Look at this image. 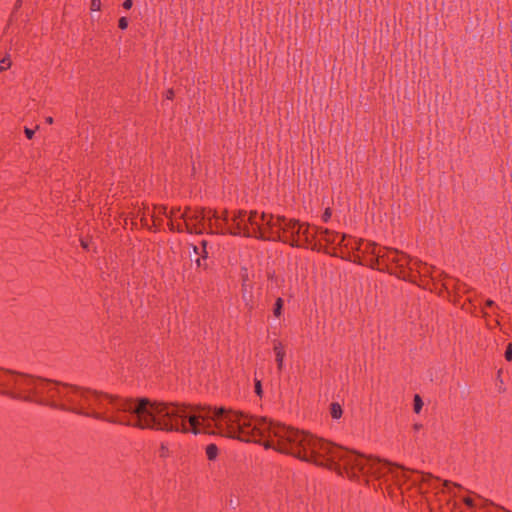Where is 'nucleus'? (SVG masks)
Returning <instances> with one entry per match:
<instances>
[{
	"label": "nucleus",
	"instance_id": "16",
	"mask_svg": "<svg viewBox=\"0 0 512 512\" xmlns=\"http://www.w3.org/2000/svg\"><path fill=\"white\" fill-rule=\"evenodd\" d=\"M27 138L31 139L34 135V130L30 129V128H25L24 130Z\"/></svg>",
	"mask_w": 512,
	"mask_h": 512
},
{
	"label": "nucleus",
	"instance_id": "17",
	"mask_svg": "<svg viewBox=\"0 0 512 512\" xmlns=\"http://www.w3.org/2000/svg\"><path fill=\"white\" fill-rule=\"evenodd\" d=\"M132 5H133L132 0H125L124 3H123V7L125 9H130L132 7Z\"/></svg>",
	"mask_w": 512,
	"mask_h": 512
},
{
	"label": "nucleus",
	"instance_id": "9",
	"mask_svg": "<svg viewBox=\"0 0 512 512\" xmlns=\"http://www.w3.org/2000/svg\"><path fill=\"white\" fill-rule=\"evenodd\" d=\"M201 244H202L201 247L194 246L193 250H194L195 254L203 255V257H207V254H208L207 242L206 241H202Z\"/></svg>",
	"mask_w": 512,
	"mask_h": 512
},
{
	"label": "nucleus",
	"instance_id": "28",
	"mask_svg": "<svg viewBox=\"0 0 512 512\" xmlns=\"http://www.w3.org/2000/svg\"><path fill=\"white\" fill-rule=\"evenodd\" d=\"M460 512H463V511H460Z\"/></svg>",
	"mask_w": 512,
	"mask_h": 512
},
{
	"label": "nucleus",
	"instance_id": "3",
	"mask_svg": "<svg viewBox=\"0 0 512 512\" xmlns=\"http://www.w3.org/2000/svg\"><path fill=\"white\" fill-rule=\"evenodd\" d=\"M408 262L403 266L395 265L391 273L397 274L399 277L404 279L411 276V273L416 271L420 276H430L432 279H436L438 276H441V273L435 269L427 265L426 263H422L420 260H414L407 256Z\"/></svg>",
	"mask_w": 512,
	"mask_h": 512
},
{
	"label": "nucleus",
	"instance_id": "8",
	"mask_svg": "<svg viewBox=\"0 0 512 512\" xmlns=\"http://www.w3.org/2000/svg\"><path fill=\"white\" fill-rule=\"evenodd\" d=\"M330 413L334 419H339L342 415V409L340 405L338 403L331 404Z\"/></svg>",
	"mask_w": 512,
	"mask_h": 512
},
{
	"label": "nucleus",
	"instance_id": "19",
	"mask_svg": "<svg viewBox=\"0 0 512 512\" xmlns=\"http://www.w3.org/2000/svg\"><path fill=\"white\" fill-rule=\"evenodd\" d=\"M330 216H331V213L328 210H326L324 215H323V218L326 221Z\"/></svg>",
	"mask_w": 512,
	"mask_h": 512
},
{
	"label": "nucleus",
	"instance_id": "2",
	"mask_svg": "<svg viewBox=\"0 0 512 512\" xmlns=\"http://www.w3.org/2000/svg\"><path fill=\"white\" fill-rule=\"evenodd\" d=\"M356 249L360 252L371 254L376 257L378 269L387 268L390 272L395 265L403 266L408 262L407 255L395 249L379 247L371 242H355Z\"/></svg>",
	"mask_w": 512,
	"mask_h": 512
},
{
	"label": "nucleus",
	"instance_id": "10",
	"mask_svg": "<svg viewBox=\"0 0 512 512\" xmlns=\"http://www.w3.org/2000/svg\"><path fill=\"white\" fill-rule=\"evenodd\" d=\"M282 307H283V300L281 298H278L276 300L275 306L273 308V314L275 317H280Z\"/></svg>",
	"mask_w": 512,
	"mask_h": 512
},
{
	"label": "nucleus",
	"instance_id": "26",
	"mask_svg": "<svg viewBox=\"0 0 512 512\" xmlns=\"http://www.w3.org/2000/svg\"><path fill=\"white\" fill-rule=\"evenodd\" d=\"M172 94H173V93H172V91H169V92H168V96H167V97H168V98H171Z\"/></svg>",
	"mask_w": 512,
	"mask_h": 512
},
{
	"label": "nucleus",
	"instance_id": "23",
	"mask_svg": "<svg viewBox=\"0 0 512 512\" xmlns=\"http://www.w3.org/2000/svg\"><path fill=\"white\" fill-rule=\"evenodd\" d=\"M487 306L491 307L494 305V302L491 301V300H488L487 303H486Z\"/></svg>",
	"mask_w": 512,
	"mask_h": 512
},
{
	"label": "nucleus",
	"instance_id": "18",
	"mask_svg": "<svg viewBox=\"0 0 512 512\" xmlns=\"http://www.w3.org/2000/svg\"><path fill=\"white\" fill-rule=\"evenodd\" d=\"M255 390H256V393H257L258 395H260V394H261V384H260V382H259V381H257V382H256Z\"/></svg>",
	"mask_w": 512,
	"mask_h": 512
},
{
	"label": "nucleus",
	"instance_id": "14",
	"mask_svg": "<svg viewBox=\"0 0 512 512\" xmlns=\"http://www.w3.org/2000/svg\"><path fill=\"white\" fill-rule=\"evenodd\" d=\"M505 358L508 361H512V344H509L505 352Z\"/></svg>",
	"mask_w": 512,
	"mask_h": 512
},
{
	"label": "nucleus",
	"instance_id": "21",
	"mask_svg": "<svg viewBox=\"0 0 512 512\" xmlns=\"http://www.w3.org/2000/svg\"><path fill=\"white\" fill-rule=\"evenodd\" d=\"M421 427H422V425H421V424H415V425H414V429H415L416 431L420 430V429H421Z\"/></svg>",
	"mask_w": 512,
	"mask_h": 512
},
{
	"label": "nucleus",
	"instance_id": "13",
	"mask_svg": "<svg viewBox=\"0 0 512 512\" xmlns=\"http://www.w3.org/2000/svg\"><path fill=\"white\" fill-rule=\"evenodd\" d=\"M101 2L100 0H91V10L98 11L100 10Z\"/></svg>",
	"mask_w": 512,
	"mask_h": 512
},
{
	"label": "nucleus",
	"instance_id": "27",
	"mask_svg": "<svg viewBox=\"0 0 512 512\" xmlns=\"http://www.w3.org/2000/svg\"><path fill=\"white\" fill-rule=\"evenodd\" d=\"M196 262H197L198 266H200V265H201V262H200V259H199V258L196 260Z\"/></svg>",
	"mask_w": 512,
	"mask_h": 512
},
{
	"label": "nucleus",
	"instance_id": "11",
	"mask_svg": "<svg viewBox=\"0 0 512 512\" xmlns=\"http://www.w3.org/2000/svg\"><path fill=\"white\" fill-rule=\"evenodd\" d=\"M422 406H423V401L422 399L420 398L419 395H415L414 397V411L416 413H419L422 409Z\"/></svg>",
	"mask_w": 512,
	"mask_h": 512
},
{
	"label": "nucleus",
	"instance_id": "6",
	"mask_svg": "<svg viewBox=\"0 0 512 512\" xmlns=\"http://www.w3.org/2000/svg\"><path fill=\"white\" fill-rule=\"evenodd\" d=\"M443 286L446 290H449L451 287H453L457 290L458 293L465 290L464 284H460V283L456 284V282L451 278L445 279L443 282Z\"/></svg>",
	"mask_w": 512,
	"mask_h": 512
},
{
	"label": "nucleus",
	"instance_id": "1",
	"mask_svg": "<svg viewBox=\"0 0 512 512\" xmlns=\"http://www.w3.org/2000/svg\"><path fill=\"white\" fill-rule=\"evenodd\" d=\"M158 214H164L170 223L172 230L201 234L213 225L219 233L229 232L233 235L255 236L267 240L280 239L289 242L293 246H301L313 237L310 227L284 217H274L265 213L252 212L246 216L242 212L232 216L224 211L219 215L212 210L181 211L173 208L169 212L166 207L158 208Z\"/></svg>",
	"mask_w": 512,
	"mask_h": 512
},
{
	"label": "nucleus",
	"instance_id": "5",
	"mask_svg": "<svg viewBox=\"0 0 512 512\" xmlns=\"http://www.w3.org/2000/svg\"><path fill=\"white\" fill-rule=\"evenodd\" d=\"M274 352H275L278 368L282 369L285 352H284V348L280 342L274 343Z\"/></svg>",
	"mask_w": 512,
	"mask_h": 512
},
{
	"label": "nucleus",
	"instance_id": "25",
	"mask_svg": "<svg viewBox=\"0 0 512 512\" xmlns=\"http://www.w3.org/2000/svg\"><path fill=\"white\" fill-rule=\"evenodd\" d=\"M22 0H17L16 7H19L21 5Z\"/></svg>",
	"mask_w": 512,
	"mask_h": 512
},
{
	"label": "nucleus",
	"instance_id": "22",
	"mask_svg": "<svg viewBox=\"0 0 512 512\" xmlns=\"http://www.w3.org/2000/svg\"><path fill=\"white\" fill-rule=\"evenodd\" d=\"M46 122L51 124L53 122V118L52 117H47L46 118Z\"/></svg>",
	"mask_w": 512,
	"mask_h": 512
},
{
	"label": "nucleus",
	"instance_id": "20",
	"mask_svg": "<svg viewBox=\"0 0 512 512\" xmlns=\"http://www.w3.org/2000/svg\"><path fill=\"white\" fill-rule=\"evenodd\" d=\"M249 297H250V295H249V294L247 293V291L245 290V291H244V293H243V299H244L245 301H248Z\"/></svg>",
	"mask_w": 512,
	"mask_h": 512
},
{
	"label": "nucleus",
	"instance_id": "4",
	"mask_svg": "<svg viewBox=\"0 0 512 512\" xmlns=\"http://www.w3.org/2000/svg\"><path fill=\"white\" fill-rule=\"evenodd\" d=\"M320 234L323 235V239L331 244L342 245L345 241V236L340 235L336 232H330L329 230H320Z\"/></svg>",
	"mask_w": 512,
	"mask_h": 512
},
{
	"label": "nucleus",
	"instance_id": "15",
	"mask_svg": "<svg viewBox=\"0 0 512 512\" xmlns=\"http://www.w3.org/2000/svg\"><path fill=\"white\" fill-rule=\"evenodd\" d=\"M128 26V20L126 17H121L119 19V28L121 29H126Z\"/></svg>",
	"mask_w": 512,
	"mask_h": 512
},
{
	"label": "nucleus",
	"instance_id": "12",
	"mask_svg": "<svg viewBox=\"0 0 512 512\" xmlns=\"http://www.w3.org/2000/svg\"><path fill=\"white\" fill-rule=\"evenodd\" d=\"M11 65V62L8 58H4L2 60H0V72L8 69Z\"/></svg>",
	"mask_w": 512,
	"mask_h": 512
},
{
	"label": "nucleus",
	"instance_id": "7",
	"mask_svg": "<svg viewBox=\"0 0 512 512\" xmlns=\"http://www.w3.org/2000/svg\"><path fill=\"white\" fill-rule=\"evenodd\" d=\"M218 454V448L214 444H210L206 448V455L209 460H214L217 457Z\"/></svg>",
	"mask_w": 512,
	"mask_h": 512
},
{
	"label": "nucleus",
	"instance_id": "24",
	"mask_svg": "<svg viewBox=\"0 0 512 512\" xmlns=\"http://www.w3.org/2000/svg\"><path fill=\"white\" fill-rule=\"evenodd\" d=\"M82 246H83L84 248H87V247H88L87 243H86L85 241H83V240H82Z\"/></svg>",
	"mask_w": 512,
	"mask_h": 512
}]
</instances>
